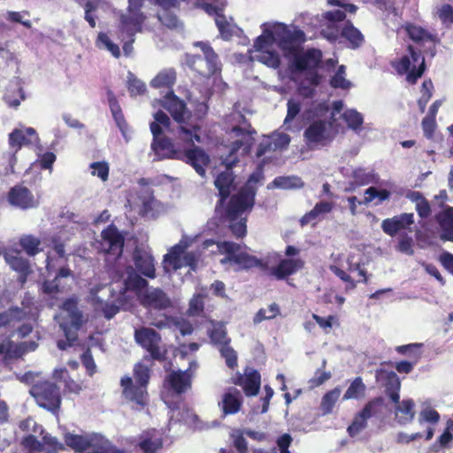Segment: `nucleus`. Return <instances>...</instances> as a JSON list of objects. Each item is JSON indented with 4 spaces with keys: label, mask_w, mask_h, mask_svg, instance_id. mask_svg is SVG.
<instances>
[{
    "label": "nucleus",
    "mask_w": 453,
    "mask_h": 453,
    "mask_svg": "<svg viewBox=\"0 0 453 453\" xmlns=\"http://www.w3.org/2000/svg\"><path fill=\"white\" fill-rule=\"evenodd\" d=\"M154 119L155 121L150 123V131L154 137L151 149L157 158L168 157L186 161L194 167L199 175L204 176V166L209 162V157L205 152L199 148L188 150L174 149L173 144L169 139L160 137L163 127L167 128L169 127L170 119L168 116L159 111L154 114Z\"/></svg>",
    "instance_id": "obj_1"
},
{
    "label": "nucleus",
    "mask_w": 453,
    "mask_h": 453,
    "mask_svg": "<svg viewBox=\"0 0 453 453\" xmlns=\"http://www.w3.org/2000/svg\"><path fill=\"white\" fill-rule=\"evenodd\" d=\"M275 34L281 40L283 54L296 69L314 72L313 68L319 64L322 54L316 49L303 50L301 48V43L304 41L303 31L296 28L289 29L288 27H276Z\"/></svg>",
    "instance_id": "obj_2"
},
{
    "label": "nucleus",
    "mask_w": 453,
    "mask_h": 453,
    "mask_svg": "<svg viewBox=\"0 0 453 453\" xmlns=\"http://www.w3.org/2000/svg\"><path fill=\"white\" fill-rule=\"evenodd\" d=\"M253 133H255V131H248L245 128L234 126L231 131L227 134L229 139L231 138L234 140L232 142L228 140V144L226 145V147L230 148V155L228 157L223 160V163L226 167L225 171L217 176L214 181L221 197V203H223V200H225L229 196L234 182L231 167L234 163L235 158H233V155L240 150H242V154H247L250 151L254 140L251 136Z\"/></svg>",
    "instance_id": "obj_3"
},
{
    "label": "nucleus",
    "mask_w": 453,
    "mask_h": 453,
    "mask_svg": "<svg viewBox=\"0 0 453 453\" xmlns=\"http://www.w3.org/2000/svg\"><path fill=\"white\" fill-rule=\"evenodd\" d=\"M258 176L253 174L240 191L232 196L227 207V218L230 221V229L236 237H243L246 233V219L242 215L250 211L254 205L256 188Z\"/></svg>",
    "instance_id": "obj_4"
},
{
    "label": "nucleus",
    "mask_w": 453,
    "mask_h": 453,
    "mask_svg": "<svg viewBox=\"0 0 453 453\" xmlns=\"http://www.w3.org/2000/svg\"><path fill=\"white\" fill-rule=\"evenodd\" d=\"M124 284L126 288L134 289L138 292L141 303L147 308L154 310H166L173 306V302L167 294L159 288H148V281L142 278L131 267L126 268Z\"/></svg>",
    "instance_id": "obj_5"
},
{
    "label": "nucleus",
    "mask_w": 453,
    "mask_h": 453,
    "mask_svg": "<svg viewBox=\"0 0 453 453\" xmlns=\"http://www.w3.org/2000/svg\"><path fill=\"white\" fill-rule=\"evenodd\" d=\"M276 27L286 26L280 23H265L262 25L263 34L257 38L250 57L252 60H257L272 68H277L280 65L279 55L270 50L272 43L276 42L281 49V40L275 34Z\"/></svg>",
    "instance_id": "obj_6"
},
{
    "label": "nucleus",
    "mask_w": 453,
    "mask_h": 453,
    "mask_svg": "<svg viewBox=\"0 0 453 453\" xmlns=\"http://www.w3.org/2000/svg\"><path fill=\"white\" fill-rule=\"evenodd\" d=\"M65 444L75 452L85 453H126L114 446L104 435L99 433L85 434H66Z\"/></svg>",
    "instance_id": "obj_7"
},
{
    "label": "nucleus",
    "mask_w": 453,
    "mask_h": 453,
    "mask_svg": "<svg viewBox=\"0 0 453 453\" xmlns=\"http://www.w3.org/2000/svg\"><path fill=\"white\" fill-rule=\"evenodd\" d=\"M126 271L122 273L119 279L126 278ZM124 288H120L119 292H116L112 286L108 284H98L91 287L88 294V300L95 306L97 311H101L104 317L108 319L113 318L119 311V305L115 303L119 299V296L127 290L126 285L123 283Z\"/></svg>",
    "instance_id": "obj_8"
},
{
    "label": "nucleus",
    "mask_w": 453,
    "mask_h": 453,
    "mask_svg": "<svg viewBox=\"0 0 453 453\" xmlns=\"http://www.w3.org/2000/svg\"><path fill=\"white\" fill-rule=\"evenodd\" d=\"M60 318L59 326L64 332L66 341H58V347L60 349H65L77 339V332L87 321V319L79 309L77 300L74 298H70L64 302Z\"/></svg>",
    "instance_id": "obj_9"
},
{
    "label": "nucleus",
    "mask_w": 453,
    "mask_h": 453,
    "mask_svg": "<svg viewBox=\"0 0 453 453\" xmlns=\"http://www.w3.org/2000/svg\"><path fill=\"white\" fill-rule=\"evenodd\" d=\"M203 244L206 249L216 244L219 252L226 255L220 260V263L234 265L235 266L234 270L250 269L261 265L260 260L244 252L240 244L232 242H214L212 240H207Z\"/></svg>",
    "instance_id": "obj_10"
},
{
    "label": "nucleus",
    "mask_w": 453,
    "mask_h": 453,
    "mask_svg": "<svg viewBox=\"0 0 453 453\" xmlns=\"http://www.w3.org/2000/svg\"><path fill=\"white\" fill-rule=\"evenodd\" d=\"M160 102L162 106L171 113L173 119L180 124V138L190 143H194L195 141L199 142L200 137L196 134V128L194 127L193 131L188 127L184 126L189 119L190 113L183 101L180 100L171 90L166 93Z\"/></svg>",
    "instance_id": "obj_11"
},
{
    "label": "nucleus",
    "mask_w": 453,
    "mask_h": 453,
    "mask_svg": "<svg viewBox=\"0 0 453 453\" xmlns=\"http://www.w3.org/2000/svg\"><path fill=\"white\" fill-rule=\"evenodd\" d=\"M144 0H128L127 11L120 17V30L129 42H125L123 50L126 55H129L132 51V43L134 36L136 33L142 31V26L146 19L145 15L141 12V8Z\"/></svg>",
    "instance_id": "obj_12"
},
{
    "label": "nucleus",
    "mask_w": 453,
    "mask_h": 453,
    "mask_svg": "<svg viewBox=\"0 0 453 453\" xmlns=\"http://www.w3.org/2000/svg\"><path fill=\"white\" fill-rule=\"evenodd\" d=\"M134 376L135 383L130 377H124L121 379V386L123 387V394L125 397L140 407L145 405L147 402V383L150 379L149 368L142 364L134 366Z\"/></svg>",
    "instance_id": "obj_13"
},
{
    "label": "nucleus",
    "mask_w": 453,
    "mask_h": 453,
    "mask_svg": "<svg viewBox=\"0 0 453 453\" xmlns=\"http://www.w3.org/2000/svg\"><path fill=\"white\" fill-rule=\"evenodd\" d=\"M194 46L199 48L203 55H186L187 65L203 76H210L219 70L217 54L212 48L203 42H196Z\"/></svg>",
    "instance_id": "obj_14"
},
{
    "label": "nucleus",
    "mask_w": 453,
    "mask_h": 453,
    "mask_svg": "<svg viewBox=\"0 0 453 453\" xmlns=\"http://www.w3.org/2000/svg\"><path fill=\"white\" fill-rule=\"evenodd\" d=\"M186 248L187 244L183 241L173 246L169 253L165 256V268L171 266L173 270H178L188 266L191 270L196 271L199 264L200 253L198 251H186Z\"/></svg>",
    "instance_id": "obj_15"
},
{
    "label": "nucleus",
    "mask_w": 453,
    "mask_h": 453,
    "mask_svg": "<svg viewBox=\"0 0 453 453\" xmlns=\"http://www.w3.org/2000/svg\"><path fill=\"white\" fill-rule=\"evenodd\" d=\"M408 50L409 55L403 56L398 62H394L393 65L398 73H407L409 82L415 83L425 71V58L412 46H409Z\"/></svg>",
    "instance_id": "obj_16"
},
{
    "label": "nucleus",
    "mask_w": 453,
    "mask_h": 453,
    "mask_svg": "<svg viewBox=\"0 0 453 453\" xmlns=\"http://www.w3.org/2000/svg\"><path fill=\"white\" fill-rule=\"evenodd\" d=\"M306 144L311 148H319L330 143L334 138L331 123L326 120H314L304 130Z\"/></svg>",
    "instance_id": "obj_17"
},
{
    "label": "nucleus",
    "mask_w": 453,
    "mask_h": 453,
    "mask_svg": "<svg viewBox=\"0 0 453 453\" xmlns=\"http://www.w3.org/2000/svg\"><path fill=\"white\" fill-rule=\"evenodd\" d=\"M39 406L51 411L59 408L61 398L59 389L49 381L35 384L30 390Z\"/></svg>",
    "instance_id": "obj_18"
},
{
    "label": "nucleus",
    "mask_w": 453,
    "mask_h": 453,
    "mask_svg": "<svg viewBox=\"0 0 453 453\" xmlns=\"http://www.w3.org/2000/svg\"><path fill=\"white\" fill-rule=\"evenodd\" d=\"M134 339L137 344L146 349L151 358L160 360L164 357L165 350L160 346L161 337L154 329L150 327L135 329Z\"/></svg>",
    "instance_id": "obj_19"
},
{
    "label": "nucleus",
    "mask_w": 453,
    "mask_h": 453,
    "mask_svg": "<svg viewBox=\"0 0 453 453\" xmlns=\"http://www.w3.org/2000/svg\"><path fill=\"white\" fill-rule=\"evenodd\" d=\"M101 235L102 241L99 249L108 255L119 257L123 250L124 237L119 230L115 226H110L102 232Z\"/></svg>",
    "instance_id": "obj_20"
},
{
    "label": "nucleus",
    "mask_w": 453,
    "mask_h": 453,
    "mask_svg": "<svg viewBox=\"0 0 453 453\" xmlns=\"http://www.w3.org/2000/svg\"><path fill=\"white\" fill-rule=\"evenodd\" d=\"M290 141V136L281 132H275L271 135L265 136L258 145L257 156L259 157L266 152L284 150L288 148Z\"/></svg>",
    "instance_id": "obj_21"
},
{
    "label": "nucleus",
    "mask_w": 453,
    "mask_h": 453,
    "mask_svg": "<svg viewBox=\"0 0 453 453\" xmlns=\"http://www.w3.org/2000/svg\"><path fill=\"white\" fill-rule=\"evenodd\" d=\"M376 379L378 381L383 383L386 388V392L393 403L399 402V391L401 388V382L397 374L393 371L378 370L376 372Z\"/></svg>",
    "instance_id": "obj_22"
},
{
    "label": "nucleus",
    "mask_w": 453,
    "mask_h": 453,
    "mask_svg": "<svg viewBox=\"0 0 453 453\" xmlns=\"http://www.w3.org/2000/svg\"><path fill=\"white\" fill-rule=\"evenodd\" d=\"M9 203L16 207L26 210L37 207L38 202L33 194L25 187L15 186L8 195Z\"/></svg>",
    "instance_id": "obj_23"
},
{
    "label": "nucleus",
    "mask_w": 453,
    "mask_h": 453,
    "mask_svg": "<svg viewBox=\"0 0 453 453\" xmlns=\"http://www.w3.org/2000/svg\"><path fill=\"white\" fill-rule=\"evenodd\" d=\"M5 262L10 267L17 272L19 281L23 285L27 281V278L31 273V268L28 261L19 255V252L12 250H4L2 252Z\"/></svg>",
    "instance_id": "obj_24"
},
{
    "label": "nucleus",
    "mask_w": 453,
    "mask_h": 453,
    "mask_svg": "<svg viewBox=\"0 0 453 453\" xmlns=\"http://www.w3.org/2000/svg\"><path fill=\"white\" fill-rule=\"evenodd\" d=\"M413 223L414 214L404 212L384 219L381 223V228L385 234L393 237L400 230L406 228Z\"/></svg>",
    "instance_id": "obj_25"
},
{
    "label": "nucleus",
    "mask_w": 453,
    "mask_h": 453,
    "mask_svg": "<svg viewBox=\"0 0 453 453\" xmlns=\"http://www.w3.org/2000/svg\"><path fill=\"white\" fill-rule=\"evenodd\" d=\"M381 403V399L377 398L365 404L361 412L354 418L352 424L348 427L350 436H356L366 426V421L375 413V406Z\"/></svg>",
    "instance_id": "obj_26"
},
{
    "label": "nucleus",
    "mask_w": 453,
    "mask_h": 453,
    "mask_svg": "<svg viewBox=\"0 0 453 453\" xmlns=\"http://www.w3.org/2000/svg\"><path fill=\"white\" fill-rule=\"evenodd\" d=\"M39 141L36 131L33 127L14 129L9 134V144L17 152L23 145L36 143Z\"/></svg>",
    "instance_id": "obj_27"
},
{
    "label": "nucleus",
    "mask_w": 453,
    "mask_h": 453,
    "mask_svg": "<svg viewBox=\"0 0 453 453\" xmlns=\"http://www.w3.org/2000/svg\"><path fill=\"white\" fill-rule=\"evenodd\" d=\"M234 383L242 387L246 395H257L260 389L261 377L257 370L247 368L243 376H238Z\"/></svg>",
    "instance_id": "obj_28"
},
{
    "label": "nucleus",
    "mask_w": 453,
    "mask_h": 453,
    "mask_svg": "<svg viewBox=\"0 0 453 453\" xmlns=\"http://www.w3.org/2000/svg\"><path fill=\"white\" fill-rule=\"evenodd\" d=\"M304 262L300 258H284L280 263L270 269L271 275L277 280H283L286 277L296 273L302 269Z\"/></svg>",
    "instance_id": "obj_29"
},
{
    "label": "nucleus",
    "mask_w": 453,
    "mask_h": 453,
    "mask_svg": "<svg viewBox=\"0 0 453 453\" xmlns=\"http://www.w3.org/2000/svg\"><path fill=\"white\" fill-rule=\"evenodd\" d=\"M73 280L72 272L69 268L61 267L52 281L46 280L42 287V292L49 296L61 292L65 285Z\"/></svg>",
    "instance_id": "obj_30"
},
{
    "label": "nucleus",
    "mask_w": 453,
    "mask_h": 453,
    "mask_svg": "<svg viewBox=\"0 0 453 453\" xmlns=\"http://www.w3.org/2000/svg\"><path fill=\"white\" fill-rule=\"evenodd\" d=\"M134 261L142 274L148 278H155L154 258L149 251L136 248L134 252Z\"/></svg>",
    "instance_id": "obj_31"
},
{
    "label": "nucleus",
    "mask_w": 453,
    "mask_h": 453,
    "mask_svg": "<svg viewBox=\"0 0 453 453\" xmlns=\"http://www.w3.org/2000/svg\"><path fill=\"white\" fill-rule=\"evenodd\" d=\"M165 381L177 395L185 393L192 385V378L188 371L173 372L168 375Z\"/></svg>",
    "instance_id": "obj_32"
},
{
    "label": "nucleus",
    "mask_w": 453,
    "mask_h": 453,
    "mask_svg": "<svg viewBox=\"0 0 453 453\" xmlns=\"http://www.w3.org/2000/svg\"><path fill=\"white\" fill-rule=\"evenodd\" d=\"M437 220L441 229V239L453 242V207H448L437 215Z\"/></svg>",
    "instance_id": "obj_33"
},
{
    "label": "nucleus",
    "mask_w": 453,
    "mask_h": 453,
    "mask_svg": "<svg viewBox=\"0 0 453 453\" xmlns=\"http://www.w3.org/2000/svg\"><path fill=\"white\" fill-rule=\"evenodd\" d=\"M395 415L398 423L405 425L412 421L415 416V403L411 399H404L402 402L395 403Z\"/></svg>",
    "instance_id": "obj_34"
},
{
    "label": "nucleus",
    "mask_w": 453,
    "mask_h": 453,
    "mask_svg": "<svg viewBox=\"0 0 453 453\" xmlns=\"http://www.w3.org/2000/svg\"><path fill=\"white\" fill-rule=\"evenodd\" d=\"M138 445L142 453H157L162 447V441L156 431L153 430L142 434L140 436Z\"/></svg>",
    "instance_id": "obj_35"
},
{
    "label": "nucleus",
    "mask_w": 453,
    "mask_h": 453,
    "mask_svg": "<svg viewBox=\"0 0 453 453\" xmlns=\"http://www.w3.org/2000/svg\"><path fill=\"white\" fill-rule=\"evenodd\" d=\"M224 414H234L239 411L241 407V393L236 388H230L223 395L221 402Z\"/></svg>",
    "instance_id": "obj_36"
},
{
    "label": "nucleus",
    "mask_w": 453,
    "mask_h": 453,
    "mask_svg": "<svg viewBox=\"0 0 453 453\" xmlns=\"http://www.w3.org/2000/svg\"><path fill=\"white\" fill-rule=\"evenodd\" d=\"M142 211L146 217L156 218L165 210V205L150 194L142 198Z\"/></svg>",
    "instance_id": "obj_37"
},
{
    "label": "nucleus",
    "mask_w": 453,
    "mask_h": 453,
    "mask_svg": "<svg viewBox=\"0 0 453 453\" xmlns=\"http://www.w3.org/2000/svg\"><path fill=\"white\" fill-rule=\"evenodd\" d=\"M153 325L158 328H163L166 326H173L175 330H178L182 335L191 334L193 332L192 324L183 318H172L167 319L165 321L161 320L153 323Z\"/></svg>",
    "instance_id": "obj_38"
},
{
    "label": "nucleus",
    "mask_w": 453,
    "mask_h": 453,
    "mask_svg": "<svg viewBox=\"0 0 453 453\" xmlns=\"http://www.w3.org/2000/svg\"><path fill=\"white\" fill-rule=\"evenodd\" d=\"M26 312L19 308H11L0 314V328H12L22 320Z\"/></svg>",
    "instance_id": "obj_39"
},
{
    "label": "nucleus",
    "mask_w": 453,
    "mask_h": 453,
    "mask_svg": "<svg viewBox=\"0 0 453 453\" xmlns=\"http://www.w3.org/2000/svg\"><path fill=\"white\" fill-rule=\"evenodd\" d=\"M176 72L173 68H166L157 73L150 84L156 88H170L175 83Z\"/></svg>",
    "instance_id": "obj_40"
},
{
    "label": "nucleus",
    "mask_w": 453,
    "mask_h": 453,
    "mask_svg": "<svg viewBox=\"0 0 453 453\" xmlns=\"http://www.w3.org/2000/svg\"><path fill=\"white\" fill-rule=\"evenodd\" d=\"M321 77L316 72L305 73L304 80L301 82L298 92L303 97H311L313 95L314 88L319 84Z\"/></svg>",
    "instance_id": "obj_41"
},
{
    "label": "nucleus",
    "mask_w": 453,
    "mask_h": 453,
    "mask_svg": "<svg viewBox=\"0 0 453 453\" xmlns=\"http://www.w3.org/2000/svg\"><path fill=\"white\" fill-rule=\"evenodd\" d=\"M342 390L337 387L323 395L320 403V408L324 415L329 414L333 411V408L340 398Z\"/></svg>",
    "instance_id": "obj_42"
},
{
    "label": "nucleus",
    "mask_w": 453,
    "mask_h": 453,
    "mask_svg": "<svg viewBox=\"0 0 453 453\" xmlns=\"http://www.w3.org/2000/svg\"><path fill=\"white\" fill-rule=\"evenodd\" d=\"M53 378L57 381L63 382L69 392L79 393L81 389L77 382L69 378L68 372L65 368L55 369Z\"/></svg>",
    "instance_id": "obj_43"
},
{
    "label": "nucleus",
    "mask_w": 453,
    "mask_h": 453,
    "mask_svg": "<svg viewBox=\"0 0 453 453\" xmlns=\"http://www.w3.org/2000/svg\"><path fill=\"white\" fill-rule=\"evenodd\" d=\"M366 387L360 377H357L343 395V400L359 399L365 396Z\"/></svg>",
    "instance_id": "obj_44"
},
{
    "label": "nucleus",
    "mask_w": 453,
    "mask_h": 453,
    "mask_svg": "<svg viewBox=\"0 0 453 453\" xmlns=\"http://www.w3.org/2000/svg\"><path fill=\"white\" fill-rule=\"evenodd\" d=\"M273 185L282 189H296L303 186V182L297 176H280L273 180Z\"/></svg>",
    "instance_id": "obj_45"
},
{
    "label": "nucleus",
    "mask_w": 453,
    "mask_h": 453,
    "mask_svg": "<svg viewBox=\"0 0 453 453\" xmlns=\"http://www.w3.org/2000/svg\"><path fill=\"white\" fill-rule=\"evenodd\" d=\"M342 35L349 42L353 49L358 48L364 42V36L361 32L351 24L345 26Z\"/></svg>",
    "instance_id": "obj_46"
},
{
    "label": "nucleus",
    "mask_w": 453,
    "mask_h": 453,
    "mask_svg": "<svg viewBox=\"0 0 453 453\" xmlns=\"http://www.w3.org/2000/svg\"><path fill=\"white\" fill-rule=\"evenodd\" d=\"M405 29L410 38L418 43L432 42L434 40L433 36L421 27L408 25Z\"/></svg>",
    "instance_id": "obj_47"
},
{
    "label": "nucleus",
    "mask_w": 453,
    "mask_h": 453,
    "mask_svg": "<svg viewBox=\"0 0 453 453\" xmlns=\"http://www.w3.org/2000/svg\"><path fill=\"white\" fill-rule=\"evenodd\" d=\"M342 119L347 123L349 128L357 131L364 123V118L360 112L354 109L346 110L342 114Z\"/></svg>",
    "instance_id": "obj_48"
},
{
    "label": "nucleus",
    "mask_w": 453,
    "mask_h": 453,
    "mask_svg": "<svg viewBox=\"0 0 453 453\" xmlns=\"http://www.w3.org/2000/svg\"><path fill=\"white\" fill-rule=\"evenodd\" d=\"M210 338L215 344L225 346L228 344L229 339L226 336V328L222 324L214 325L212 329L210 331Z\"/></svg>",
    "instance_id": "obj_49"
},
{
    "label": "nucleus",
    "mask_w": 453,
    "mask_h": 453,
    "mask_svg": "<svg viewBox=\"0 0 453 453\" xmlns=\"http://www.w3.org/2000/svg\"><path fill=\"white\" fill-rule=\"evenodd\" d=\"M19 243L23 250L29 256H34L41 250L39 247L41 244L40 241L32 235H26L21 237Z\"/></svg>",
    "instance_id": "obj_50"
},
{
    "label": "nucleus",
    "mask_w": 453,
    "mask_h": 453,
    "mask_svg": "<svg viewBox=\"0 0 453 453\" xmlns=\"http://www.w3.org/2000/svg\"><path fill=\"white\" fill-rule=\"evenodd\" d=\"M280 314V307L276 303H271L267 308L260 309L254 317V323L257 324L265 319H273Z\"/></svg>",
    "instance_id": "obj_51"
},
{
    "label": "nucleus",
    "mask_w": 453,
    "mask_h": 453,
    "mask_svg": "<svg viewBox=\"0 0 453 453\" xmlns=\"http://www.w3.org/2000/svg\"><path fill=\"white\" fill-rule=\"evenodd\" d=\"M96 45L100 49H105L109 50L112 56L119 58L120 55L119 48L117 44L113 43L108 35L104 33H100L97 37Z\"/></svg>",
    "instance_id": "obj_52"
},
{
    "label": "nucleus",
    "mask_w": 453,
    "mask_h": 453,
    "mask_svg": "<svg viewBox=\"0 0 453 453\" xmlns=\"http://www.w3.org/2000/svg\"><path fill=\"white\" fill-rule=\"evenodd\" d=\"M128 90L132 96L142 95L146 90V85L143 81L137 79L131 72L127 73Z\"/></svg>",
    "instance_id": "obj_53"
},
{
    "label": "nucleus",
    "mask_w": 453,
    "mask_h": 453,
    "mask_svg": "<svg viewBox=\"0 0 453 453\" xmlns=\"http://www.w3.org/2000/svg\"><path fill=\"white\" fill-rule=\"evenodd\" d=\"M365 195L364 203H369L375 198H378L379 203H381L389 198L390 193L386 189L378 190L374 187H370L365 191Z\"/></svg>",
    "instance_id": "obj_54"
},
{
    "label": "nucleus",
    "mask_w": 453,
    "mask_h": 453,
    "mask_svg": "<svg viewBox=\"0 0 453 453\" xmlns=\"http://www.w3.org/2000/svg\"><path fill=\"white\" fill-rule=\"evenodd\" d=\"M157 18L164 26L169 28L182 29L183 27L182 23L178 19V18L169 12L158 13Z\"/></svg>",
    "instance_id": "obj_55"
},
{
    "label": "nucleus",
    "mask_w": 453,
    "mask_h": 453,
    "mask_svg": "<svg viewBox=\"0 0 453 453\" xmlns=\"http://www.w3.org/2000/svg\"><path fill=\"white\" fill-rule=\"evenodd\" d=\"M330 83L334 88H349L351 86L350 81L345 79V66H339L336 73L332 77Z\"/></svg>",
    "instance_id": "obj_56"
},
{
    "label": "nucleus",
    "mask_w": 453,
    "mask_h": 453,
    "mask_svg": "<svg viewBox=\"0 0 453 453\" xmlns=\"http://www.w3.org/2000/svg\"><path fill=\"white\" fill-rule=\"evenodd\" d=\"M91 174L98 177L102 181H106L109 176V165L108 163L94 162L90 165Z\"/></svg>",
    "instance_id": "obj_57"
},
{
    "label": "nucleus",
    "mask_w": 453,
    "mask_h": 453,
    "mask_svg": "<svg viewBox=\"0 0 453 453\" xmlns=\"http://www.w3.org/2000/svg\"><path fill=\"white\" fill-rule=\"evenodd\" d=\"M353 179L357 186H365L374 182V175L371 172L357 169L353 172Z\"/></svg>",
    "instance_id": "obj_58"
},
{
    "label": "nucleus",
    "mask_w": 453,
    "mask_h": 453,
    "mask_svg": "<svg viewBox=\"0 0 453 453\" xmlns=\"http://www.w3.org/2000/svg\"><path fill=\"white\" fill-rule=\"evenodd\" d=\"M203 296L200 294L195 295L189 301L188 314L190 316H197L203 311Z\"/></svg>",
    "instance_id": "obj_59"
},
{
    "label": "nucleus",
    "mask_w": 453,
    "mask_h": 453,
    "mask_svg": "<svg viewBox=\"0 0 453 453\" xmlns=\"http://www.w3.org/2000/svg\"><path fill=\"white\" fill-rule=\"evenodd\" d=\"M221 356L225 358L226 365L234 368L237 365V354L235 350L227 344L219 348Z\"/></svg>",
    "instance_id": "obj_60"
},
{
    "label": "nucleus",
    "mask_w": 453,
    "mask_h": 453,
    "mask_svg": "<svg viewBox=\"0 0 453 453\" xmlns=\"http://www.w3.org/2000/svg\"><path fill=\"white\" fill-rule=\"evenodd\" d=\"M288 111L287 116L284 120V125L287 126L299 114L301 111V104L295 99H289L287 104Z\"/></svg>",
    "instance_id": "obj_61"
},
{
    "label": "nucleus",
    "mask_w": 453,
    "mask_h": 453,
    "mask_svg": "<svg viewBox=\"0 0 453 453\" xmlns=\"http://www.w3.org/2000/svg\"><path fill=\"white\" fill-rule=\"evenodd\" d=\"M397 250L401 253L412 256L414 254L413 240L408 235H403L398 241Z\"/></svg>",
    "instance_id": "obj_62"
},
{
    "label": "nucleus",
    "mask_w": 453,
    "mask_h": 453,
    "mask_svg": "<svg viewBox=\"0 0 453 453\" xmlns=\"http://www.w3.org/2000/svg\"><path fill=\"white\" fill-rule=\"evenodd\" d=\"M293 441L292 436L289 434H284L280 436L277 441L278 449H273V453H290L288 448Z\"/></svg>",
    "instance_id": "obj_63"
},
{
    "label": "nucleus",
    "mask_w": 453,
    "mask_h": 453,
    "mask_svg": "<svg viewBox=\"0 0 453 453\" xmlns=\"http://www.w3.org/2000/svg\"><path fill=\"white\" fill-rule=\"evenodd\" d=\"M437 15L444 24L453 23V8L449 4H443L437 9Z\"/></svg>",
    "instance_id": "obj_64"
}]
</instances>
